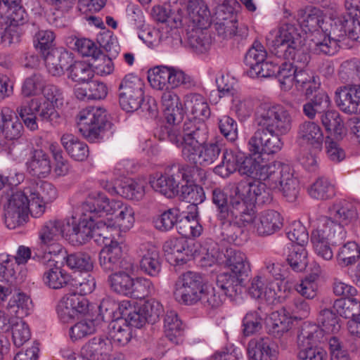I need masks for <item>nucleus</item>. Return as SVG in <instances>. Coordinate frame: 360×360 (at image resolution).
<instances>
[{
  "label": "nucleus",
  "mask_w": 360,
  "mask_h": 360,
  "mask_svg": "<svg viewBox=\"0 0 360 360\" xmlns=\"http://www.w3.org/2000/svg\"><path fill=\"white\" fill-rule=\"evenodd\" d=\"M152 18L158 22H167V37L180 39V3L179 0H169L167 7L155 6L151 10Z\"/></svg>",
  "instance_id": "18"
},
{
  "label": "nucleus",
  "mask_w": 360,
  "mask_h": 360,
  "mask_svg": "<svg viewBox=\"0 0 360 360\" xmlns=\"http://www.w3.org/2000/svg\"><path fill=\"white\" fill-rule=\"evenodd\" d=\"M184 110L195 117L209 118L211 115L206 99L202 95L196 93L185 96Z\"/></svg>",
  "instance_id": "40"
},
{
  "label": "nucleus",
  "mask_w": 360,
  "mask_h": 360,
  "mask_svg": "<svg viewBox=\"0 0 360 360\" xmlns=\"http://www.w3.org/2000/svg\"><path fill=\"white\" fill-rule=\"evenodd\" d=\"M321 120L326 131H332L339 136H342L345 133L343 122L337 111L326 112L322 115Z\"/></svg>",
  "instance_id": "61"
},
{
  "label": "nucleus",
  "mask_w": 360,
  "mask_h": 360,
  "mask_svg": "<svg viewBox=\"0 0 360 360\" xmlns=\"http://www.w3.org/2000/svg\"><path fill=\"white\" fill-rule=\"evenodd\" d=\"M297 139L302 144L320 151L322 149L324 136L321 127L317 123L305 121L298 127Z\"/></svg>",
  "instance_id": "29"
},
{
  "label": "nucleus",
  "mask_w": 360,
  "mask_h": 360,
  "mask_svg": "<svg viewBox=\"0 0 360 360\" xmlns=\"http://www.w3.org/2000/svg\"><path fill=\"white\" fill-rule=\"evenodd\" d=\"M202 228L198 222V212L193 214L188 210L181 213V238L188 239L198 237Z\"/></svg>",
  "instance_id": "49"
},
{
  "label": "nucleus",
  "mask_w": 360,
  "mask_h": 360,
  "mask_svg": "<svg viewBox=\"0 0 360 360\" xmlns=\"http://www.w3.org/2000/svg\"><path fill=\"white\" fill-rule=\"evenodd\" d=\"M84 215L89 213L90 215L87 219L79 220L78 222L72 219L70 223L68 219L66 221V236L75 245H83L89 242L92 238L96 236L103 237L105 239H110L107 234L109 229L113 228L112 224L106 225L105 221H99L94 224V217L92 213L84 211Z\"/></svg>",
  "instance_id": "8"
},
{
  "label": "nucleus",
  "mask_w": 360,
  "mask_h": 360,
  "mask_svg": "<svg viewBox=\"0 0 360 360\" xmlns=\"http://www.w3.org/2000/svg\"><path fill=\"white\" fill-rule=\"evenodd\" d=\"M243 158V153L231 149H226L223 153L222 162L214 168V173L223 178L228 177L238 170L240 161Z\"/></svg>",
  "instance_id": "39"
},
{
  "label": "nucleus",
  "mask_w": 360,
  "mask_h": 360,
  "mask_svg": "<svg viewBox=\"0 0 360 360\" xmlns=\"http://www.w3.org/2000/svg\"><path fill=\"white\" fill-rule=\"evenodd\" d=\"M68 78L77 83L89 82L94 76L92 65L84 61H75L68 68Z\"/></svg>",
  "instance_id": "50"
},
{
  "label": "nucleus",
  "mask_w": 360,
  "mask_h": 360,
  "mask_svg": "<svg viewBox=\"0 0 360 360\" xmlns=\"http://www.w3.org/2000/svg\"><path fill=\"white\" fill-rule=\"evenodd\" d=\"M164 328L167 338L172 343L178 345L180 337V319L176 311L170 310L167 312Z\"/></svg>",
  "instance_id": "54"
},
{
  "label": "nucleus",
  "mask_w": 360,
  "mask_h": 360,
  "mask_svg": "<svg viewBox=\"0 0 360 360\" xmlns=\"http://www.w3.org/2000/svg\"><path fill=\"white\" fill-rule=\"evenodd\" d=\"M278 290V283L270 280L265 275L253 278L249 288V292L252 297L263 298L269 303H274L277 299Z\"/></svg>",
  "instance_id": "25"
},
{
  "label": "nucleus",
  "mask_w": 360,
  "mask_h": 360,
  "mask_svg": "<svg viewBox=\"0 0 360 360\" xmlns=\"http://www.w3.org/2000/svg\"><path fill=\"white\" fill-rule=\"evenodd\" d=\"M317 320L320 329L326 334L336 333L340 328L338 316L330 309H325L321 311Z\"/></svg>",
  "instance_id": "56"
},
{
  "label": "nucleus",
  "mask_w": 360,
  "mask_h": 360,
  "mask_svg": "<svg viewBox=\"0 0 360 360\" xmlns=\"http://www.w3.org/2000/svg\"><path fill=\"white\" fill-rule=\"evenodd\" d=\"M77 118L79 131L91 142L102 139L110 124L107 112L101 107L89 106L82 110Z\"/></svg>",
  "instance_id": "9"
},
{
  "label": "nucleus",
  "mask_w": 360,
  "mask_h": 360,
  "mask_svg": "<svg viewBox=\"0 0 360 360\" xmlns=\"http://www.w3.org/2000/svg\"><path fill=\"white\" fill-rule=\"evenodd\" d=\"M297 22L306 34H316L311 39L316 53L332 56L338 49V41L331 39L323 30L324 13L319 8L309 6L297 11Z\"/></svg>",
  "instance_id": "7"
},
{
  "label": "nucleus",
  "mask_w": 360,
  "mask_h": 360,
  "mask_svg": "<svg viewBox=\"0 0 360 360\" xmlns=\"http://www.w3.org/2000/svg\"><path fill=\"white\" fill-rule=\"evenodd\" d=\"M262 315L259 311H250L243 319V333L250 336L259 332L262 328Z\"/></svg>",
  "instance_id": "63"
},
{
  "label": "nucleus",
  "mask_w": 360,
  "mask_h": 360,
  "mask_svg": "<svg viewBox=\"0 0 360 360\" xmlns=\"http://www.w3.org/2000/svg\"><path fill=\"white\" fill-rule=\"evenodd\" d=\"M23 126L18 117L0 113V154L11 156L14 147L13 140L21 136Z\"/></svg>",
  "instance_id": "20"
},
{
  "label": "nucleus",
  "mask_w": 360,
  "mask_h": 360,
  "mask_svg": "<svg viewBox=\"0 0 360 360\" xmlns=\"http://www.w3.org/2000/svg\"><path fill=\"white\" fill-rule=\"evenodd\" d=\"M181 200L189 203L187 210L193 214L198 210V205L205 199L203 188L195 182L201 178L203 171L198 165H187L182 168Z\"/></svg>",
  "instance_id": "12"
},
{
  "label": "nucleus",
  "mask_w": 360,
  "mask_h": 360,
  "mask_svg": "<svg viewBox=\"0 0 360 360\" xmlns=\"http://www.w3.org/2000/svg\"><path fill=\"white\" fill-rule=\"evenodd\" d=\"M204 285L201 277L196 273L188 271L181 279V300L186 304L191 305L200 300Z\"/></svg>",
  "instance_id": "26"
},
{
  "label": "nucleus",
  "mask_w": 360,
  "mask_h": 360,
  "mask_svg": "<svg viewBox=\"0 0 360 360\" xmlns=\"http://www.w3.org/2000/svg\"><path fill=\"white\" fill-rule=\"evenodd\" d=\"M224 262L232 274L240 277L248 276L250 271V264L245 253L229 248L224 253Z\"/></svg>",
  "instance_id": "30"
},
{
  "label": "nucleus",
  "mask_w": 360,
  "mask_h": 360,
  "mask_svg": "<svg viewBox=\"0 0 360 360\" xmlns=\"http://www.w3.org/2000/svg\"><path fill=\"white\" fill-rule=\"evenodd\" d=\"M323 332L316 325L305 326L298 335V344L300 348L314 346L321 341L323 338Z\"/></svg>",
  "instance_id": "53"
},
{
  "label": "nucleus",
  "mask_w": 360,
  "mask_h": 360,
  "mask_svg": "<svg viewBox=\"0 0 360 360\" xmlns=\"http://www.w3.org/2000/svg\"><path fill=\"white\" fill-rule=\"evenodd\" d=\"M133 271H121L120 272L110 274L108 278L110 289L117 294L129 296L133 281L130 274Z\"/></svg>",
  "instance_id": "43"
},
{
  "label": "nucleus",
  "mask_w": 360,
  "mask_h": 360,
  "mask_svg": "<svg viewBox=\"0 0 360 360\" xmlns=\"http://www.w3.org/2000/svg\"><path fill=\"white\" fill-rule=\"evenodd\" d=\"M248 360H274L272 344L268 338H253L248 344Z\"/></svg>",
  "instance_id": "36"
},
{
  "label": "nucleus",
  "mask_w": 360,
  "mask_h": 360,
  "mask_svg": "<svg viewBox=\"0 0 360 360\" xmlns=\"http://www.w3.org/2000/svg\"><path fill=\"white\" fill-rule=\"evenodd\" d=\"M274 175L268 174V179H258L252 182L240 181L236 184V195H240L246 205H250L254 219L255 204H269L273 200V191L283 194L288 201H294L299 193L298 180L294 176V171L289 165H285L274 171Z\"/></svg>",
  "instance_id": "2"
},
{
  "label": "nucleus",
  "mask_w": 360,
  "mask_h": 360,
  "mask_svg": "<svg viewBox=\"0 0 360 360\" xmlns=\"http://www.w3.org/2000/svg\"><path fill=\"white\" fill-rule=\"evenodd\" d=\"M58 106L48 101H42L40 99V106L38 109L37 116L41 122L50 124L51 126L59 124L62 118L59 112L56 110Z\"/></svg>",
  "instance_id": "58"
},
{
  "label": "nucleus",
  "mask_w": 360,
  "mask_h": 360,
  "mask_svg": "<svg viewBox=\"0 0 360 360\" xmlns=\"http://www.w3.org/2000/svg\"><path fill=\"white\" fill-rule=\"evenodd\" d=\"M287 262L290 268L296 272L304 271L308 264L307 251L302 245L289 243Z\"/></svg>",
  "instance_id": "47"
},
{
  "label": "nucleus",
  "mask_w": 360,
  "mask_h": 360,
  "mask_svg": "<svg viewBox=\"0 0 360 360\" xmlns=\"http://www.w3.org/2000/svg\"><path fill=\"white\" fill-rule=\"evenodd\" d=\"M82 210L90 212L94 217L103 215L115 214L113 220L105 221L106 225L112 224L113 228L107 231L108 236L112 234L119 235L120 231H129L134 223V212L131 207L124 204L122 201L110 200L104 194L91 193L82 205Z\"/></svg>",
  "instance_id": "6"
},
{
  "label": "nucleus",
  "mask_w": 360,
  "mask_h": 360,
  "mask_svg": "<svg viewBox=\"0 0 360 360\" xmlns=\"http://www.w3.org/2000/svg\"><path fill=\"white\" fill-rule=\"evenodd\" d=\"M218 128L223 136L230 142H234L238 137V128L236 121L229 115L218 118Z\"/></svg>",
  "instance_id": "64"
},
{
  "label": "nucleus",
  "mask_w": 360,
  "mask_h": 360,
  "mask_svg": "<svg viewBox=\"0 0 360 360\" xmlns=\"http://www.w3.org/2000/svg\"><path fill=\"white\" fill-rule=\"evenodd\" d=\"M51 162L48 155L42 150H36L28 162L30 174L38 178H44L51 172Z\"/></svg>",
  "instance_id": "45"
},
{
  "label": "nucleus",
  "mask_w": 360,
  "mask_h": 360,
  "mask_svg": "<svg viewBox=\"0 0 360 360\" xmlns=\"http://www.w3.org/2000/svg\"><path fill=\"white\" fill-rule=\"evenodd\" d=\"M131 338V331L129 326L122 325L119 321L110 323L108 338L111 345L122 347L127 345Z\"/></svg>",
  "instance_id": "51"
},
{
  "label": "nucleus",
  "mask_w": 360,
  "mask_h": 360,
  "mask_svg": "<svg viewBox=\"0 0 360 360\" xmlns=\"http://www.w3.org/2000/svg\"><path fill=\"white\" fill-rule=\"evenodd\" d=\"M235 0H224L221 5H219L215 13L214 27L217 32V35L222 40H228L234 36L245 35L239 34L237 31V19L236 15L233 13V8L231 6H226V4L234 3Z\"/></svg>",
  "instance_id": "17"
},
{
  "label": "nucleus",
  "mask_w": 360,
  "mask_h": 360,
  "mask_svg": "<svg viewBox=\"0 0 360 360\" xmlns=\"http://www.w3.org/2000/svg\"><path fill=\"white\" fill-rule=\"evenodd\" d=\"M328 222V219H322L321 224H317L311 236L315 253L326 261H330L333 258V252L330 245H340L345 241L347 237L346 231L342 230L340 226L336 229L338 233L326 229Z\"/></svg>",
  "instance_id": "11"
},
{
  "label": "nucleus",
  "mask_w": 360,
  "mask_h": 360,
  "mask_svg": "<svg viewBox=\"0 0 360 360\" xmlns=\"http://www.w3.org/2000/svg\"><path fill=\"white\" fill-rule=\"evenodd\" d=\"M144 84L133 74H129L122 79L118 88L119 103L126 112H134L141 105L144 100Z\"/></svg>",
  "instance_id": "14"
},
{
  "label": "nucleus",
  "mask_w": 360,
  "mask_h": 360,
  "mask_svg": "<svg viewBox=\"0 0 360 360\" xmlns=\"http://www.w3.org/2000/svg\"><path fill=\"white\" fill-rule=\"evenodd\" d=\"M61 143L69 155L76 161H84L89 156V150L86 143L71 134H63Z\"/></svg>",
  "instance_id": "37"
},
{
  "label": "nucleus",
  "mask_w": 360,
  "mask_h": 360,
  "mask_svg": "<svg viewBox=\"0 0 360 360\" xmlns=\"http://www.w3.org/2000/svg\"><path fill=\"white\" fill-rule=\"evenodd\" d=\"M336 313L345 319H354L360 309V302L355 298L338 299L333 304Z\"/></svg>",
  "instance_id": "55"
},
{
  "label": "nucleus",
  "mask_w": 360,
  "mask_h": 360,
  "mask_svg": "<svg viewBox=\"0 0 360 360\" xmlns=\"http://www.w3.org/2000/svg\"><path fill=\"white\" fill-rule=\"evenodd\" d=\"M15 266L8 257L0 262V303L5 302L18 285Z\"/></svg>",
  "instance_id": "28"
},
{
  "label": "nucleus",
  "mask_w": 360,
  "mask_h": 360,
  "mask_svg": "<svg viewBox=\"0 0 360 360\" xmlns=\"http://www.w3.org/2000/svg\"><path fill=\"white\" fill-rule=\"evenodd\" d=\"M297 70L290 62H285L278 66L276 77L284 91H288L294 84L295 75Z\"/></svg>",
  "instance_id": "60"
},
{
  "label": "nucleus",
  "mask_w": 360,
  "mask_h": 360,
  "mask_svg": "<svg viewBox=\"0 0 360 360\" xmlns=\"http://www.w3.org/2000/svg\"><path fill=\"white\" fill-rule=\"evenodd\" d=\"M63 253L67 266L71 269L81 272H89L93 270L94 262L88 253L77 252L67 255L64 250Z\"/></svg>",
  "instance_id": "48"
},
{
  "label": "nucleus",
  "mask_w": 360,
  "mask_h": 360,
  "mask_svg": "<svg viewBox=\"0 0 360 360\" xmlns=\"http://www.w3.org/2000/svg\"><path fill=\"white\" fill-rule=\"evenodd\" d=\"M5 4L6 9H2L0 15L6 18L11 29L13 30V27L23 25L27 21V14L18 0H8V4Z\"/></svg>",
  "instance_id": "38"
},
{
  "label": "nucleus",
  "mask_w": 360,
  "mask_h": 360,
  "mask_svg": "<svg viewBox=\"0 0 360 360\" xmlns=\"http://www.w3.org/2000/svg\"><path fill=\"white\" fill-rule=\"evenodd\" d=\"M236 184L231 188L229 204L226 193L216 188L212 190V200L217 208L219 218L229 222L223 234L229 242L238 243V236L243 233L242 228L250 223L252 212L251 205H246L240 195L238 197L236 195Z\"/></svg>",
  "instance_id": "5"
},
{
  "label": "nucleus",
  "mask_w": 360,
  "mask_h": 360,
  "mask_svg": "<svg viewBox=\"0 0 360 360\" xmlns=\"http://www.w3.org/2000/svg\"><path fill=\"white\" fill-rule=\"evenodd\" d=\"M335 102L347 114H360V84H347L337 89Z\"/></svg>",
  "instance_id": "24"
},
{
  "label": "nucleus",
  "mask_w": 360,
  "mask_h": 360,
  "mask_svg": "<svg viewBox=\"0 0 360 360\" xmlns=\"http://www.w3.org/2000/svg\"><path fill=\"white\" fill-rule=\"evenodd\" d=\"M179 70L172 66L157 65L148 71V80L157 90L165 91L162 96L167 121V134L169 141L179 147L180 135V77Z\"/></svg>",
  "instance_id": "4"
},
{
  "label": "nucleus",
  "mask_w": 360,
  "mask_h": 360,
  "mask_svg": "<svg viewBox=\"0 0 360 360\" xmlns=\"http://www.w3.org/2000/svg\"><path fill=\"white\" fill-rule=\"evenodd\" d=\"M110 239H105L104 248L99 253V264L106 273H117L121 271H134L133 263L123 257L122 248L115 241L114 235L108 236Z\"/></svg>",
  "instance_id": "13"
},
{
  "label": "nucleus",
  "mask_w": 360,
  "mask_h": 360,
  "mask_svg": "<svg viewBox=\"0 0 360 360\" xmlns=\"http://www.w3.org/2000/svg\"><path fill=\"white\" fill-rule=\"evenodd\" d=\"M274 35L271 52L278 58H290L301 48V35L295 23L281 22L277 30L271 33Z\"/></svg>",
  "instance_id": "10"
},
{
  "label": "nucleus",
  "mask_w": 360,
  "mask_h": 360,
  "mask_svg": "<svg viewBox=\"0 0 360 360\" xmlns=\"http://www.w3.org/2000/svg\"><path fill=\"white\" fill-rule=\"evenodd\" d=\"M198 134V129L193 122L184 123L183 135L181 134V157L189 162L190 165H197L198 163V155L200 148Z\"/></svg>",
  "instance_id": "23"
},
{
  "label": "nucleus",
  "mask_w": 360,
  "mask_h": 360,
  "mask_svg": "<svg viewBox=\"0 0 360 360\" xmlns=\"http://www.w3.org/2000/svg\"><path fill=\"white\" fill-rule=\"evenodd\" d=\"M357 217L356 209L352 203L347 200H339L328 208V216H321L318 219L317 224H321L322 219H326L328 222L326 229L338 233L336 230L338 226L345 230L344 226L356 220Z\"/></svg>",
  "instance_id": "15"
},
{
  "label": "nucleus",
  "mask_w": 360,
  "mask_h": 360,
  "mask_svg": "<svg viewBox=\"0 0 360 360\" xmlns=\"http://www.w3.org/2000/svg\"><path fill=\"white\" fill-rule=\"evenodd\" d=\"M47 71L55 77H60L68 70L69 65L73 62V58L71 54L65 51L52 49L49 53H44L41 56Z\"/></svg>",
  "instance_id": "27"
},
{
  "label": "nucleus",
  "mask_w": 360,
  "mask_h": 360,
  "mask_svg": "<svg viewBox=\"0 0 360 360\" xmlns=\"http://www.w3.org/2000/svg\"><path fill=\"white\" fill-rule=\"evenodd\" d=\"M187 12L190 20L196 27L207 28L212 22L211 12L204 0H190Z\"/></svg>",
  "instance_id": "32"
},
{
  "label": "nucleus",
  "mask_w": 360,
  "mask_h": 360,
  "mask_svg": "<svg viewBox=\"0 0 360 360\" xmlns=\"http://www.w3.org/2000/svg\"><path fill=\"white\" fill-rule=\"evenodd\" d=\"M267 53L264 46L255 41L245 54L244 62L249 67L248 70H253V68L258 66L266 60Z\"/></svg>",
  "instance_id": "62"
},
{
  "label": "nucleus",
  "mask_w": 360,
  "mask_h": 360,
  "mask_svg": "<svg viewBox=\"0 0 360 360\" xmlns=\"http://www.w3.org/2000/svg\"><path fill=\"white\" fill-rule=\"evenodd\" d=\"M336 254L338 266L345 268L354 264L360 259V247L354 241L343 242Z\"/></svg>",
  "instance_id": "41"
},
{
  "label": "nucleus",
  "mask_w": 360,
  "mask_h": 360,
  "mask_svg": "<svg viewBox=\"0 0 360 360\" xmlns=\"http://www.w3.org/2000/svg\"><path fill=\"white\" fill-rule=\"evenodd\" d=\"M285 165H288V164L280 161L262 164L257 161L255 158L246 157L243 153V158L240 161L238 171L243 175L252 176L257 179H268V174L274 176L275 174L274 171Z\"/></svg>",
  "instance_id": "22"
},
{
  "label": "nucleus",
  "mask_w": 360,
  "mask_h": 360,
  "mask_svg": "<svg viewBox=\"0 0 360 360\" xmlns=\"http://www.w3.org/2000/svg\"><path fill=\"white\" fill-rule=\"evenodd\" d=\"M151 187L167 198H172L179 193V183L173 175H157L150 180Z\"/></svg>",
  "instance_id": "42"
},
{
  "label": "nucleus",
  "mask_w": 360,
  "mask_h": 360,
  "mask_svg": "<svg viewBox=\"0 0 360 360\" xmlns=\"http://www.w3.org/2000/svg\"><path fill=\"white\" fill-rule=\"evenodd\" d=\"M292 321L283 312H272L266 322L268 333L275 338H281L290 328Z\"/></svg>",
  "instance_id": "46"
},
{
  "label": "nucleus",
  "mask_w": 360,
  "mask_h": 360,
  "mask_svg": "<svg viewBox=\"0 0 360 360\" xmlns=\"http://www.w3.org/2000/svg\"><path fill=\"white\" fill-rule=\"evenodd\" d=\"M43 274V281L46 285L53 289H60L66 285L70 280V275L58 266L56 257L49 252L42 255H36Z\"/></svg>",
  "instance_id": "16"
},
{
  "label": "nucleus",
  "mask_w": 360,
  "mask_h": 360,
  "mask_svg": "<svg viewBox=\"0 0 360 360\" xmlns=\"http://www.w3.org/2000/svg\"><path fill=\"white\" fill-rule=\"evenodd\" d=\"M252 225V231L259 236H268L279 231L283 226V218L280 213L267 210L257 215L248 225Z\"/></svg>",
  "instance_id": "21"
},
{
  "label": "nucleus",
  "mask_w": 360,
  "mask_h": 360,
  "mask_svg": "<svg viewBox=\"0 0 360 360\" xmlns=\"http://www.w3.org/2000/svg\"><path fill=\"white\" fill-rule=\"evenodd\" d=\"M64 236H66V221L58 219L45 222L39 232L40 243L46 247L45 252H51L54 256L63 252L62 246L57 241Z\"/></svg>",
  "instance_id": "19"
},
{
  "label": "nucleus",
  "mask_w": 360,
  "mask_h": 360,
  "mask_svg": "<svg viewBox=\"0 0 360 360\" xmlns=\"http://www.w3.org/2000/svg\"><path fill=\"white\" fill-rule=\"evenodd\" d=\"M7 308L16 317L22 318L29 315L32 311V301L27 294L18 292L10 299Z\"/></svg>",
  "instance_id": "44"
},
{
  "label": "nucleus",
  "mask_w": 360,
  "mask_h": 360,
  "mask_svg": "<svg viewBox=\"0 0 360 360\" xmlns=\"http://www.w3.org/2000/svg\"><path fill=\"white\" fill-rule=\"evenodd\" d=\"M141 250L143 252L140 261L141 270L150 276H157L161 270V263L158 248L148 244L143 245Z\"/></svg>",
  "instance_id": "35"
},
{
  "label": "nucleus",
  "mask_w": 360,
  "mask_h": 360,
  "mask_svg": "<svg viewBox=\"0 0 360 360\" xmlns=\"http://www.w3.org/2000/svg\"><path fill=\"white\" fill-rule=\"evenodd\" d=\"M255 122L258 128L248 141L250 150L255 155L279 152L283 146L281 136L292 128L289 110L281 104L262 103L256 111Z\"/></svg>",
  "instance_id": "1"
},
{
  "label": "nucleus",
  "mask_w": 360,
  "mask_h": 360,
  "mask_svg": "<svg viewBox=\"0 0 360 360\" xmlns=\"http://www.w3.org/2000/svg\"><path fill=\"white\" fill-rule=\"evenodd\" d=\"M226 295L212 285H205L200 297L202 304L207 308L215 309L222 305Z\"/></svg>",
  "instance_id": "57"
},
{
  "label": "nucleus",
  "mask_w": 360,
  "mask_h": 360,
  "mask_svg": "<svg viewBox=\"0 0 360 360\" xmlns=\"http://www.w3.org/2000/svg\"><path fill=\"white\" fill-rule=\"evenodd\" d=\"M111 351V343L108 338L94 337L81 348L80 355L87 360H100Z\"/></svg>",
  "instance_id": "31"
},
{
  "label": "nucleus",
  "mask_w": 360,
  "mask_h": 360,
  "mask_svg": "<svg viewBox=\"0 0 360 360\" xmlns=\"http://www.w3.org/2000/svg\"><path fill=\"white\" fill-rule=\"evenodd\" d=\"M180 211L178 208H171L154 219L155 227L160 231H168L178 222Z\"/></svg>",
  "instance_id": "59"
},
{
  "label": "nucleus",
  "mask_w": 360,
  "mask_h": 360,
  "mask_svg": "<svg viewBox=\"0 0 360 360\" xmlns=\"http://www.w3.org/2000/svg\"><path fill=\"white\" fill-rule=\"evenodd\" d=\"M106 189L112 195H120L125 198L139 201L145 195V186L133 180L124 181L117 186L109 184Z\"/></svg>",
  "instance_id": "34"
},
{
  "label": "nucleus",
  "mask_w": 360,
  "mask_h": 360,
  "mask_svg": "<svg viewBox=\"0 0 360 360\" xmlns=\"http://www.w3.org/2000/svg\"><path fill=\"white\" fill-rule=\"evenodd\" d=\"M335 187L330 180L325 176H319L311 184L309 194L317 200H327L335 195Z\"/></svg>",
  "instance_id": "52"
},
{
  "label": "nucleus",
  "mask_w": 360,
  "mask_h": 360,
  "mask_svg": "<svg viewBox=\"0 0 360 360\" xmlns=\"http://www.w3.org/2000/svg\"><path fill=\"white\" fill-rule=\"evenodd\" d=\"M211 44V35L205 27H196L186 33V45L196 53L206 52L210 49Z\"/></svg>",
  "instance_id": "33"
},
{
  "label": "nucleus",
  "mask_w": 360,
  "mask_h": 360,
  "mask_svg": "<svg viewBox=\"0 0 360 360\" xmlns=\"http://www.w3.org/2000/svg\"><path fill=\"white\" fill-rule=\"evenodd\" d=\"M57 198L54 186L44 181H31L22 191L11 194L4 205V221L10 229L22 225L30 212L34 217L42 214L45 205Z\"/></svg>",
  "instance_id": "3"
}]
</instances>
